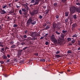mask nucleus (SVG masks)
<instances>
[{
	"mask_svg": "<svg viewBox=\"0 0 80 80\" xmlns=\"http://www.w3.org/2000/svg\"><path fill=\"white\" fill-rule=\"evenodd\" d=\"M77 37V35L76 34H75L72 36V37Z\"/></svg>",
	"mask_w": 80,
	"mask_h": 80,
	"instance_id": "obj_41",
	"label": "nucleus"
},
{
	"mask_svg": "<svg viewBox=\"0 0 80 80\" xmlns=\"http://www.w3.org/2000/svg\"><path fill=\"white\" fill-rule=\"evenodd\" d=\"M62 32L63 33L65 34V33L67 32V31H65L64 30H63Z\"/></svg>",
	"mask_w": 80,
	"mask_h": 80,
	"instance_id": "obj_21",
	"label": "nucleus"
},
{
	"mask_svg": "<svg viewBox=\"0 0 80 80\" xmlns=\"http://www.w3.org/2000/svg\"><path fill=\"white\" fill-rule=\"evenodd\" d=\"M78 45L80 46V41H78Z\"/></svg>",
	"mask_w": 80,
	"mask_h": 80,
	"instance_id": "obj_53",
	"label": "nucleus"
},
{
	"mask_svg": "<svg viewBox=\"0 0 80 80\" xmlns=\"http://www.w3.org/2000/svg\"><path fill=\"white\" fill-rule=\"evenodd\" d=\"M52 38H53L54 39L55 38V37H54V35H53V34H52V37H51V40H52Z\"/></svg>",
	"mask_w": 80,
	"mask_h": 80,
	"instance_id": "obj_29",
	"label": "nucleus"
},
{
	"mask_svg": "<svg viewBox=\"0 0 80 80\" xmlns=\"http://www.w3.org/2000/svg\"><path fill=\"white\" fill-rule=\"evenodd\" d=\"M41 0H35L34 1V3L33 4V5H38L39 4V2H40Z\"/></svg>",
	"mask_w": 80,
	"mask_h": 80,
	"instance_id": "obj_5",
	"label": "nucleus"
},
{
	"mask_svg": "<svg viewBox=\"0 0 80 80\" xmlns=\"http://www.w3.org/2000/svg\"><path fill=\"white\" fill-rule=\"evenodd\" d=\"M77 2L76 3V4L77 5H80V3H78V1H77Z\"/></svg>",
	"mask_w": 80,
	"mask_h": 80,
	"instance_id": "obj_43",
	"label": "nucleus"
},
{
	"mask_svg": "<svg viewBox=\"0 0 80 80\" xmlns=\"http://www.w3.org/2000/svg\"><path fill=\"white\" fill-rule=\"evenodd\" d=\"M18 26V25L16 24H14V25L13 26V27H14V28H16V27H17Z\"/></svg>",
	"mask_w": 80,
	"mask_h": 80,
	"instance_id": "obj_28",
	"label": "nucleus"
},
{
	"mask_svg": "<svg viewBox=\"0 0 80 80\" xmlns=\"http://www.w3.org/2000/svg\"><path fill=\"white\" fill-rule=\"evenodd\" d=\"M1 50H2V51H4V48H2L1 49Z\"/></svg>",
	"mask_w": 80,
	"mask_h": 80,
	"instance_id": "obj_58",
	"label": "nucleus"
},
{
	"mask_svg": "<svg viewBox=\"0 0 80 80\" xmlns=\"http://www.w3.org/2000/svg\"><path fill=\"white\" fill-rule=\"evenodd\" d=\"M27 38L28 40H32V38H31V37H28Z\"/></svg>",
	"mask_w": 80,
	"mask_h": 80,
	"instance_id": "obj_38",
	"label": "nucleus"
},
{
	"mask_svg": "<svg viewBox=\"0 0 80 80\" xmlns=\"http://www.w3.org/2000/svg\"><path fill=\"white\" fill-rule=\"evenodd\" d=\"M55 57H57V58H59V57H60V55H59L58 54L56 55H55Z\"/></svg>",
	"mask_w": 80,
	"mask_h": 80,
	"instance_id": "obj_27",
	"label": "nucleus"
},
{
	"mask_svg": "<svg viewBox=\"0 0 80 80\" xmlns=\"http://www.w3.org/2000/svg\"><path fill=\"white\" fill-rule=\"evenodd\" d=\"M35 35H36V36H35V37H39V36H40V33H39L38 34H35Z\"/></svg>",
	"mask_w": 80,
	"mask_h": 80,
	"instance_id": "obj_44",
	"label": "nucleus"
},
{
	"mask_svg": "<svg viewBox=\"0 0 80 80\" xmlns=\"http://www.w3.org/2000/svg\"><path fill=\"white\" fill-rule=\"evenodd\" d=\"M34 55H36V56H38V52L35 53H34Z\"/></svg>",
	"mask_w": 80,
	"mask_h": 80,
	"instance_id": "obj_36",
	"label": "nucleus"
},
{
	"mask_svg": "<svg viewBox=\"0 0 80 80\" xmlns=\"http://www.w3.org/2000/svg\"><path fill=\"white\" fill-rule=\"evenodd\" d=\"M9 13H14V11H10Z\"/></svg>",
	"mask_w": 80,
	"mask_h": 80,
	"instance_id": "obj_45",
	"label": "nucleus"
},
{
	"mask_svg": "<svg viewBox=\"0 0 80 80\" xmlns=\"http://www.w3.org/2000/svg\"><path fill=\"white\" fill-rule=\"evenodd\" d=\"M76 12H78V13H80V9H76Z\"/></svg>",
	"mask_w": 80,
	"mask_h": 80,
	"instance_id": "obj_20",
	"label": "nucleus"
},
{
	"mask_svg": "<svg viewBox=\"0 0 80 80\" xmlns=\"http://www.w3.org/2000/svg\"><path fill=\"white\" fill-rule=\"evenodd\" d=\"M16 7H17V8H19V7H20V6H18L17 5H16Z\"/></svg>",
	"mask_w": 80,
	"mask_h": 80,
	"instance_id": "obj_63",
	"label": "nucleus"
},
{
	"mask_svg": "<svg viewBox=\"0 0 80 80\" xmlns=\"http://www.w3.org/2000/svg\"><path fill=\"white\" fill-rule=\"evenodd\" d=\"M48 44H49V42H48V41H46L45 42V44L46 45H48Z\"/></svg>",
	"mask_w": 80,
	"mask_h": 80,
	"instance_id": "obj_35",
	"label": "nucleus"
},
{
	"mask_svg": "<svg viewBox=\"0 0 80 80\" xmlns=\"http://www.w3.org/2000/svg\"><path fill=\"white\" fill-rule=\"evenodd\" d=\"M73 18L74 19H77V15L75 14L73 16Z\"/></svg>",
	"mask_w": 80,
	"mask_h": 80,
	"instance_id": "obj_22",
	"label": "nucleus"
},
{
	"mask_svg": "<svg viewBox=\"0 0 80 80\" xmlns=\"http://www.w3.org/2000/svg\"><path fill=\"white\" fill-rule=\"evenodd\" d=\"M60 22H57V24L55 22H53L52 23L53 30H54L53 32H55V28H57V30H60V28H58V25H60Z\"/></svg>",
	"mask_w": 80,
	"mask_h": 80,
	"instance_id": "obj_1",
	"label": "nucleus"
},
{
	"mask_svg": "<svg viewBox=\"0 0 80 80\" xmlns=\"http://www.w3.org/2000/svg\"><path fill=\"white\" fill-rule=\"evenodd\" d=\"M7 6L6 4H5L3 5V7H2V8H6V7H7Z\"/></svg>",
	"mask_w": 80,
	"mask_h": 80,
	"instance_id": "obj_30",
	"label": "nucleus"
},
{
	"mask_svg": "<svg viewBox=\"0 0 80 80\" xmlns=\"http://www.w3.org/2000/svg\"><path fill=\"white\" fill-rule=\"evenodd\" d=\"M34 2H35V0H32L31 1V3H34Z\"/></svg>",
	"mask_w": 80,
	"mask_h": 80,
	"instance_id": "obj_39",
	"label": "nucleus"
},
{
	"mask_svg": "<svg viewBox=\"0 0 80 80\" xmlns=\"http://www.w3.org/2000/svg\"><path fill=\"white\" fill-rule=\"evenodd\" d=\"M76 8H70L69 9L70 13H72V14H73V13H74L75 12H77L76 11Z\"/></svg>",
	"mask_w": 80,
	"mask_h": 80,
	"instance_id": "obj_3",
	"label": "nucleus"
},
{
	"mask_svg": "<svg viewBox=\"0 0 80 80\" xmlns=\"http://www.w3.org/2000/svg\"><path fill=\"white\" fill-rule=\"evenodd\" d=\"M22 12H25L27 11V10L25 9L24 8H22Z\"/></svg>",
	"mask_w": 80,
	"mask_h": 80,
	"instance_id": "obj_24",
	"label": "nucleus"
},
{
	"mask_svg": "<svg viewBox=\"0 0 80 80\" xmlns=\"http://www.w3.org/2000/svg\"><path fill=\"white\" fill-rule=\"evenodd\" d=\"M5 13H6V12L4 10H2L1 12V14H5Z\"/></svg>",
	"mask_w": 80,
	"mask_h": 80,
	"instance_id": "obj_12",
	"label": "nucleus"
},
{
	"mask_svg": "<svg viewBox=\"0 0 80 80\" xmlns=\"http://www.w3.org/2000/svg\"><path fill=\"white\" fill-rule=\"evenodd\" d=\"M40 61H41V62H45V59H41Z\"/></svg>",
	"mask_w": 80,
	"mask_h": 80,
	"instance_id": "obj_32",
	"label": "nucleus"
},
{
	"mask_svg": "<svg viewBox=\"0 0 80 80\" xmlns=\"http://www.w3.org/2000/svg\"><path fill=\"white\" fill-rule=\"evenodd\" d=\"M61 2L66 4L67 3V0H61Z\"/></svg>",
	"mask_w": 80,
	"mask_h": 80,
	"instance_id": "obj_15",
	"label": "nucleus"
},
{
	"mask_svg": "<svg viewBox=\"0 0 80 80\" xmlns=\"http://www.w3.org/2000/svg\"><path fill=\"white\" fill-rule=\"evenodd\" d=\"M14 43V42H13V41H11L9 42L10 44H13V43Z\"/></svg>",
	"mask_w": 80,
	"mask_h": 80,
	"instance_id": "obj_52",
	"label": "nucleus"
},
{
	"mask_svg": "<svg viewBox=\"0 0 80 80\" xmlns=\"http://www.w3.org/2000/svg\"><path fill=\"white\" fill-rule=\"evenodd\" d=\"M30 33L31 34L30 36L31 37H35V36L37 35L35 34V33H34V32H31Z\"/></svg>",
	"mask_w": 80,
	"mask_h": 80,
	"instance_id": "obj_9",
	"label": "nucleus"
},
{
	"mask_svg": "<svg viewBox=\"0 0 80 80\" xmlns=\"http://www.w3.org/2000/svg\"><path fill=\"white\" fill-rule=\"evenodd\" d=\"M46 23H47L48 25H49V24H50V22L49 21H48L46 22Z\"/></svg>",
	"mask_w": 80,
	"mask_h": 80,
	"instance_id": "obj_40",
	"label": "nucleus"
},
{
	"mask_svg": "<svg viewBox=\"0 0 80 80\" xmlns=\"http://www.w3.org/2000/svg\"><path fill=\"white\" fill-rule=\"evenodd\" d=\"M56 18H59V16H58V15H56Z\"/></svg>",
	"mask_w": 80,
	"mask_h": 80,
	"instance_id": "obj_55",
	"label": "nucleus"
},
{
	"mask_svg": "<svg viewBox=\"0 0 80 80\" xmlns=\"http://www.w3.org/2000/svg\"><path fill=\"white\" fill-rule=\"evenodd\" d=\"M65 16L66 17H68V12H66L65 13Z\"/></svg>",
	"mask_w": 80,
	"mask_h": 80,
	"instance_id": "obj_19",
	"label": "nucleus"
},
{
	"mask_svg": "<svg viewBox=\"0 0 80 80\" xmlns=\"http://www.w3.org/2000/svg\"><path fill=\"white\" fill-rule=\"evenodd\" d=\"M27 32H28V31H27V30L24 31V33L25 34H27Z\"/></svg>",
	"mask_w": 80,
	"mask_h": 80,
	"instance_id": "obj_51",
	"label": "nucleus"
},
{
	"mask_svg": "<svg viewBox=\"0 0 80 80\" xmlns=\"http://www.w3.org/2000/svg\"><path fill=\"white\" fill-rule=\"evenodd\" d=\"M68 53H72V51L70 50H68L67 51Z\"/></svg>",
	"mask_w": 80,
	"mask_h": 80,
	"instance_id": "obj_42",
	"label": "nucleus"
},
{
	"mask_svg": "<svg viewBox=\"0 0 80 80\" xmlns=\"http://www.w3.org/2000/svg\"><path fill=\"white\" fill-rule=\"evenodd\" d=\"M46 24H44L43 25V26L44 27H46Z\"/></svg>",
	"mask_w": 80,
	"mask_h": 80,
	"instance_id": "obj_62",
	"label": "nucleus"
},
{
	"mask_svg": "<svg viewBox=\"0 0 80 80\" xmlns=\"http://www.w3.org/2000/svg\"><path fill=\"white\" fill-rule=\"evenodd\" d=\"M32 23V18L30 17L27 21V26L28 27H29V26L31 23Z\"/></svg>",
	"mask_w": 80,
	"mask_h": 80,
	"instance_id": "obj_2",
	"label": "nucleus"
},
{
	"mask_svg": "<svg viewBox=\"0 0 80 80\" xmlns=\"http://www.w3.org/2000/svg\"><path fill=\"white\" fill-rule=\"evenodd\" d=\"M7 57H8V58H10V56L9 55H7Z\"/></svg>",
	"mask_w": 80,
	"mask_h": 80,
	"instance_id": "obj_57",
	"label": "nucleus"
},
{
	"mask_svg": "<svg viewBox=\"0 0 80 80\" xmlns=\"http://www.w3.org/2000/svg\"><path fill=\"white\" fill-rule=\"evenodd\" d=\"M30 13L31 15H35V13H34V12H31Z\"/></svg>",
	"mask_w": 80,
	"mask_h": 80,
	"instance_id": "obj_26",
	"label": "nucleus"
},
{
	"mask_svg": "<svg viewBox=\"0 0 80 80\" xmlns=\"http://www.w3.org/2000/svg\"><path fill=\"white\" fill-rule=\"evenodd\" d=\"M35 37H33L32 38L31 40H37V38H35Z\"/></svg>",
	"mask_w": 80,
	"mask_h": 80,
	"instance_id": "obj_18",
	"label": "nucleus"
},
{
	"mask_svg": "<svg viewBox=\"0 0 80 80\" xmlns=\"http://www.w3.org/2000/svg\"><path fill=\"white\" fill-rule=\"evenodd\" d=\"M33 22H31V24H32V25H35V24H36V23H37V21H35V19H34L33 20Z\"/></svg>",
	"mask_w": 80,
	"mask_h": 80,
	"instance_id": "obj_14",
	"label": "nucleus"
},
{
	"mask_svg": "<svg viewBox=\"0 0 80 80\" xmlns=\"http://www.w3.org/2000/svg\"><path fill=\"white\" fill-rule=\"evenodd\" d=\"M9 6L10 7H11V4L9 3L8 4Z\"/></svg>",
	"mask_w": 80,
	"mask_h": 80,
	"instance_id": "obj_61",
	"label": "nucleus"
},
{
	"mask_svg": "<svg viewBox=\"0 0 80 80\" xmlns=\"http://www.w3.org/2000/svg\"><path fill=\"white\" fill-rule=\"evenodd\" d=\"M23 38H27V36L25 34L23 35Z\"/></svg>",
	"mask_w": 80,
	"mask_h": 80,
	"instance_id": "obj_33",
	"label": "nucleus"
},
{
	"mask_svg": "<svg viewBox=\"0 0 80 80\" xmlns=\"http://www.w3.org/2000/svg\"><path fill=\"white\" fill-rule=\"evenodd\" d=\"M33 12L35 15H37V14H38V10H34Z\"/></svg>",
	"mask_w": 80,
	"mask_h": 80,
	"instance_id": "obj_10",
	"label": "nucleus"
},
{
	"mask_svg": "<svg viewBox=\"0 0 80 80\" xmlns=\"http://www.w3.org/2000/svg\"><path fill=\"white\" fill-rule=\"evenodd\" d=\"M54 6H55V7H57V3L56 2L55 3H54L53 4Z\"/></svg>",
	"mask_w": 80,
	"mask_h": 80,
	"instance_id": "obj_46",
	"label": "nucleus"
},
{
	"mask_svg": "<svg viewBox=\"0 0 80 80\" xmlns=\"http://www.w3.org/2000/svg\"><path fill=\"white\" fill-rule=\"evenodd\" d=\"M50 28V26L49 25H47L46 28H45V30H48Z\"/></svg>",
	"mask_w": 80,
	"mask_h": 80,
	"instance_id": "obj_16",
	"label": "nucleus"
},
{
	"mask_svg": "<svg viewBox=\"0 0 80 80\" xmlns=\"http://www.w3.org/2000/svg\"><path fill=\"white\" fill-rule=\"evenodd\" d=\"M67 40H68V42H70V41L72 40V39L71 38H67Z\"/></svg>",
	"mask_w": 80,
	"mask_h": 80,
	"instance_id": "obj_25",
	"label": "nucleus"
},
{
	"mask_svg": "<svg viewBox=\"0 0 80 80\" xmlns=\"http://www.w3.org/2000/svg\"><path fill=\"white\" fill-rule=\"evenodd\" d=\"M10 60V59H8L7 61H6L7 62H9V61Z\"/></svg>",
	"mask_w": 80,
	"mask_h": 80,
	"instance_id": "obj_60",
	"label": "nucleus"
},
{
	"mask_svg": "<svg viewBox=\"0 0 80 80\" xmlns=\"http://www.w3.org/2000/svg\"><path fill=\"white\" fill-rule=\"evenodd\" d=\"M21 45H25V42H22L21 43Z\"/></svg>",
	"mask_w": 80,
	"mask_h": 80,
	"instance_id": "obj_48",
	"label": "nucleus"
},
{
	"mask_svg": "<svg viewBox=\"0 0 80 80\" xmlns=\"http://www.w3.org/2000/svg\"><path fill=\"white\" fill-rule=\"evenodd\" d=\"M55 33H56L57 35H59L60 34V33L58 32L57 31H55Z\"/></svg>",
	"mask_w": 80,
	"mask_h": 80,
	"instance_id": "obj_17",
	"label": "nucleus"
},
{
	"mask_svg": "<svg viewBox=\"0 0 80 80\" xmlns=\"http://www.w3.org/2000/svg\"><path fill=\"white\" fill-rule=\"evenodd\" d=\"M3 59H7V56L5 55H3Z\"/></svg>",
	"mask_w": 80,
	"mask_h": 80,
	"instance_id": "obj_34",
	"label": "nucleus"
},
{
	"mask_svg": "<svg viewBox=\"0 0 80 80\" xmlns=\"http://www.w3.org/2000/svg\"><path fill=\"white\" fill-rule=\"evenodd\" d=\"M39 18H40V19H42V18H43V16H41V15H39Z\"/></svg>",
	"mask_w": 80,
	"mask_h": 80,
	"instance_id": "obj_47",
	"label": "nucleus"
},
{
	"mask_svg": "<svg viewBox=\"0 0 80 80\" xmlns=\"http://www.w3.org/2000/svg\"><path fill=\"white\" fill-rule=\"evenodd\" d=\"M65 37V35L63 34V33L61 35V37L62 38H61L63 40V39H64V37Z\"/></svg>",
	"mask_w": 80,
	"mask_h": 80,
	"instance_id": "obj_11",
	"label": "nucleus"
},
{
	"mask_svg": "<svg viewBox=\"0 0 80 80\" xmlns=\"http://www.w3.org/2000/svg\"><path fill=\"white\" fill-rule=\"evenodd\" d=\"M28 48V47H25V48H23V50H26V49H27V48Z\"/></svg>",
	"mask_w": 80,
	"mask_h": 80,
	"instance_id": "obj_49",
	"label": "nucleus"
},
{
	"mask_svg": "<svg viewBox=\"0 0 80 80\" xmlns=\"http://www.w3.org/2000/svg\"><path fill=\"white\" fill-rule=\"evenodd\" d=\"M51 40L52 42L53 43H54V44H55V45L57 44V40L56 38H52V39Z\"/></svg>",
	"mask_w": 80,
	"mask_h": 80,
	"instance_id": "obj_8",
	"label": "nucleus"
},
{
	"mask_svg": "<svg viewBox=\"0 0 80 80\" xmlns=\"http://www.w3.org/2000/svg\"><path fill=\"white\" fill-rule=\"evenodd\" d=\"M22 51H23V50H18V57L19 58V56L21 55H22Z\"/></svg>",
	"mask_w": 80,
	"mask_h": 80,
	"instance_id": "obj_7",
	"label": "nucleus"
},
{
	"mask_svg": "<svg viewBox=\"0 0 80 80\" xmlns=\"http://www.w3.org/2000/svg\"><path fill=\"white\" fill-rule=\"evenodd\" d=\"M40 39H41V40H42V39H43V37H42L40 38Z\"/></svg>",
	"mask_w": 80,
	"mask_h": 80,
	"instance_id": "obj_59",
	"label": "nucleus"
},
{
	"mask_svg": "<svg viewBox=\"0 0 80 80\" xmlns=\"http://www.w3.org/2000/svg\"><path fill=\"white\" fill-rule=\"evenodd\" d=\"M71 42L72 43H75V40L74 39H72L71 41Z\"/></svg>",
	"mask_w": 80,
	"mask_h": 80,
	"instance_id": "obj_37",
	"label": "nucleus"
},
{
	"mask_svg": "<svg viewBox=\"0 0 80 80\" xmlns=\"http://www.w3.org/2000/svg\"><path fill=\"white\" fill-rule=\"evenodd\" d=\"M77 23H73L72 25V32L75 31V28H77Z\"/></svg>",
	"mask_w": 80,
	"mask_h": 80,
	"instance_id": "obj_4",
	"label": "nucleus"
},
{
	"mask_svg": "<svg viewBox=\"0 0 80 80\" xmlns=\"http://www.w3.org/2000/svg\"><path fill=\"white\" fill-rule=\"evenodd\" d=\"M19 13H20V14L22 15V10H20L19 11Z\"/></svg>",
	"mask_w": 80,
	"mask_h": 80,
	"instance_id": "obj_31",
	"label": "nucleus"
},
{
	"mask_svg": "<svg viewBox=\"0 0 80 80\" xmlns=\"http://www.w3.org/2000/svg\"><path fill=\"white\" fill-rule=\"evenodd\" d=\"M72 24V22H71L70 23V25H71Z\"/></svg>",
	"mask_w": 80,
	"mask_h": 80,
	"instance_id": "obj_64",
	"label": "nucleus"
},
{
	"mask_svg": "<svg viewBox=\"0 0 80 80\" xmlns=\"http://www.w3.org/2000/svg\"><path fill=\"white\" fill-rule=\"evenodd\" d=\"M65 22L66 23H67V22H68V19L67 18L65 19Z\"/></svg>",
	"mask_w": 80,
	"mask_h": 80,
	"instance_id": "obj_50",
	"label": "nucleus"
},
{
	"mask_svg": "<svg viewBox=\"0 0 80 80\" xmlns=\"http://www.w3.org/2000/svg\"><path fill=\"white\" fill-rule=\"evenodd\" d=\"M11 48H16V45H13L11 47Z\"/></svg>",
	"mask_w": 80,
	"mask_h": 80,
	"instance_id": "obj_23",
	"label": "nucleus"
},
{
	"mask_svg": "<svg viewBox=\"0 0 80 80\" xmlns=\"http://www.w3.org/2000/svg\"><path fill=\"white\" fill-rule=\"evenodd\" d=\"M0 63H1L2 64H3L4 63V62L3 61H1L0 62Z\"/></svg>",
	"mask_w": 80,
	"mask_h": 80,
	"instance_id": "obj_56",
	"label": "nucleus"
},
{
	"mask_svg": "<svg viewBox=\"0 0 80 80\" xmlns=\"http://www.w3.org/2000/svg\"><path fill=\"white\" fill-rule=\"evenodd\" d=\"M24 7L26 9H27V10H29L28 7V6L26 5L25 4Z\"/></svg>",
	"mask_w": 80,
	"mask_h": 80,
	"instance_id": "obj_13",
	"label": "nucleus"
},
{
	"mask_svg": "<svg viewBox=\"0 0 80 80\" xmlns=\"http://www.w3.org/2000/svg\"><path fill=\"white\" fill-rule=\"evenodd\" d=\"M60 53V51H57L56 52V54H58V53Z\"/></svg>",
	"mask_w": 80,
	"mask_h": 80,
	"instance_id": "obj_54",
	"label": "nucleus"
},
{
	"mask_svg": "<svg viewBox=\"0 0 80 80\" xmlns=\"http://www.w3.org/2000/svg\"><path fill=\"white\" fill-rule=\"evenodd\" d=\"M62 40L63 39H62L61 38H59L58 39V41H57V44H60V43H62Z\"/></svg>",
	"mask_w": 80,
	"mask_h": 80,
	"instance_id": "obj_6",
	"label": "nucleus"
}]
</instances>
